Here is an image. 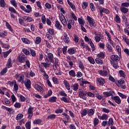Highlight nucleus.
Returning a JSON list of instances; mask_svg holds the SVG:
<instances>
[{"label": "nucleus", "mask_w": 129, "mask_h": 129, "mask_svg": "<svg viewBox=\"0 0 129 129\" xmlns=\"http://www.w3.org/2000/svg\"><path fill=\"white\" fill-rule=\"evenodd\" d=\"M87 20L88 21L89 24L91 28H95V27H96L94 19H92L90 16H87Z\"/></svg>", "instance_id": "1"}, {"label": "nucleus", "mask_w": 129, "mask_h": 129, "mask_svg": "<svg viewBox=\"0 0 129 129\" xmlns=\"http://www.w3.org/2000/svg\"><path fill=\"white\" fill-rule=\"evenodd\" d=\"M108 69L107 68L103 67V70H100L98 72L101 76H106V75H108Z\"/></svg>", "instance_id": "2"}, {"label": "nucleus", "mask_w": 129, "mask_h": 129, "mask_svg": "<svg viewBox=\"0 0 129 129\" xmlns=\"http://www.w3.org/2000/svg\"><path fill=\"white\" fill-rule=\"evenodd\" d=\"M78 93L80 98H82L83 99L86 100V94L84 93V91H83L82 89H80L79 91L78 92Z\"/></svg>", "instance_id": "3"}, {"label": "nucleus", "mask_w": 129, "mask_h": 129, "mask_svg": "<svg viewBox=\"0 0 129 129\" xmlns=\"http://www.w3.org/2000/svg\"><path fill=\"white\" fill-rule=\"evenodd\" d=\"M33 110H34V107L30 106L28 110V118L29 119H31L33 116Z\"/></svg>", "instance_id": "4"}, {"label": "nucleus", "mask_w": 129, "mask_h": 129, "mask_svg": "<svg viewBox=\"0 0 129 129\" xmlns=\"http://www.w3.org/2000/svg\"><path fill=\"white\" fill-rule=\"evenodd\" d=\"M27 60V57H26V55L21 54L20 55L19 57V61L20 63H24V62H26V60Z\"/></svg>", "instance_id": "5"}, {"label": "nucleus", "mask_w": 129, "mask_h": 129, "mask_svg": "<svg viewBox=\"0 0 129 129\" xmlns=\"http://www.w3.org/2000/svg\"><path fill=\"white\" fill-rule=\"evenodd\" d=\"M99 11L100 16H101V17L103 16V14H102V13H104L105 14H109V10L105 8H99Z\"/></svg>", "instance_id": "6"}, {"label": "nucleus", "mask_w": 129, "mask_h": 129, "mask_svg": "<svg viewBox=\"0 0 129 129\" xmlns=\"http://www.w3.org/2000/svg\"><path fill=\"white\" fill-rule=\"evenodd\" d=\"M112 99L113 100H114L115 102L117 103V104H120L121 103V100H120V98H119V97L118 96H112Z\"/></svg>", "instance_id": "7"}, {"label": "nucleus", "mask_w": 129, "mask_h": 129, "mask_svg": "<svg viewBox=\"0 0 129 129\" xmlns=\"http://www.w3.org/2000/svg\"><path fill=\"white\" fill-rule=\"evenodd\" d=\"M111 59L114 62H118L119 61V57L117 55H112L111 56Z\"/></svg>", "instance_id": "8"}, {"label": "nucleus", "mask_w": 129, "mask_h": 129, "mask_svg": "<svg viewBox=\"0 0 129 129\" xmlns=\"http://www.w3.org/2000/svg\"><path fill=\"white\" fill-rule=\"evenodd\" d=\"M76 52V49L74 47L70 48L68 50V53L70 54V55H73V54H75V52Z\"/></svg>", "instance_id": "9"}, {"label": "nucleus", "mask_w": 129, "mask_h": 129, "mask_svg": "<svg viewBox=\"0 0 129 129\" xmlns=\"http://www.w3.org/2000/svg\"><path fill=\"white\" fill-rule=\"evenodd\" d=\"M98 117L99 119H101L102 120H106L108 118V116L107 114H103L102 116L98 115Z\"/></svg>", "instance_id": "10"}, {"label": "nucleus", "mask_w": 129, "mask_h": 129, "mask_svg": "<svg viewBox=\"0 0 129 129\" xmlns=\"http://www.w3.org/2000/svg\"><path fill=\"white\" fill-rule=\"evenodd\" d=\"M45 62H42V64L43 65V66H44V67H45V68H47V67H50V65L51 63H47L49 62V59H47V58L46 57L45 58Z\"/></svg>", "instance_id": "11"}, {"label": "nucleus", "mask_w": 129, "mask_h": 129, "mask_svg": "<svg viewBox=\"0 0 129 129\" xmlns=\"http://www.w3.org/2000/svg\"><path fill=\"white\" fill-rule=\"evenodd\" d=\"M63 41L64 43H67L68 44L70 42V39H69V37H68L66 33H64Z\"/></svg>", "instance_id": "12"}, {"label": "nucleus", "mask_w": 129, "mask_h": 129, "mask_svg": "<svg viewBox=\"0 0 129 129\" xmlns=\"http://www.w3.org/2000/svg\"><path fill=\"white\" fill-rule=\"evenodd\" d=\"M114 93V91H110L109 92H105L103 93V94L106 97H108L109 96H112V94Z\"/></svg>", "instance_id": "13"}, {"label": "nucleus", "mask_w": 129, "mask_h": 129, "mask_svg": "<svg viewBox=\"0 0 129 129\" xmlns=\"http://www.w3.org/2000/svg\"><path fill=\"white\" fill-rule=\"evenodd\" d=\"M55 28L57 29V30H61L62 29V25L60 24V22L58 21H56L55 22Z\"/></svg>", "instance_id": "14"}, {"label": "nucleus", "mask_w": 129, "mask_h": 129, "mask_svg": "<svg viewBox=\"0 0 129 129\" xmlns=\"http://www.w3.org/2000/svg\"><path fill=\"white\" fill-rule=\"evenodd\" d=\"M48 58L49 59V61L50 63L54 61V56H53V54L52 53H48Z\"/></svg>", "instance_id": "15"}, {"label": "nucleus", "mask_w": 129, "mask_h": 129, "mask_svg": "<svg viewBox=\"0 0 129 129\" xmlns=\"http://www.w3.org/2000/svg\"><path fill=\"white\" fill-rule=\"evenodd\" d=\"M25 85L27 89H31V80H28L26 83H25Z\"/></svg>", "instance_id": "16"}, {"label": "nucleus", "mask_w": 129, "mask_h": 129, "mask_svg": "<svg viewBox=\"0 0 129 129\" xmlns=\"http://www.w3.org/2000/svg\"><path fill=\"white\" fill-rule=\"evenodd\" d=\"M35 88L38 91H40V92H43V91H44V89L38 84L35 85Z\"/></svg>", "instance_id": "17"}, {"label": "nucleus", "mask_w": 129, "mask_h": 129, "mask_svg": "<svg viewBox=\"0 0 129 129\" xmlns=\"http://www.w3.org/2000/svg\"><path fill=\"white\" fill-rule=\"evenodd\" d=\"M95 62L100 65H102V64H103V60H101V59L99 58V57L95 59Z\"/></svg>", "instance_id": "18"}, {"label": "nucleus", "mask_w": 129, "mask_h": 129, "mask_svg": "<svg viewBox=\"0 0 129 129\" xmlns=\"http://www.w3.org/2000/svg\"><path fill=\"white\" fill-rule=\"evenodd\" d=\"M63 83L68 90H70V84H69V83H68V81L64 80L63 81Z\"/></svg>", "instance_id": "19"}, {"label": "nucleus", "mask_w": 129, "mask_h": 129, "mask_svg": "<svg viewBox=\"0 0 129 129\" xmlns=\"http://www.w3.org/2000/svg\"><path fill=\"white\" fill-rule=\"evenodd\" d=\"M97 81H98V82H99V84H100V85H103L104 84V79L100 78L99 79H97Z\"/></svg>", "instance_id": "20"}, {"label": "nucleus", "mask_w": 129, "mask_h": 129, "mask_svg": "<svg viewBox=\"0 0 129 129\" xmlns=\"http://www.w3.org/2000/svg\"><path fill=\"white\" fill-rule=\"evenodd\" d=\"M120 11L123 14H126V13H127V12H128V9H127V8H126L125 7H121L120 8Z\"/></svg>", "instance_id": "21"}, {"label": "nucleus", "mask_w": 129, "mask_h": 129, "mask_svg": "<svg viewBox=\"0 0 129 129\" xmlns=\"http://www.w3.org/2000/svg\"><path fill=\"white\" fill-rule=\"evenodd\" d=\"M52 63H53V70L56 71L57 70V68H58V62L57 61H55V62H52Z\"/></svg>", "instance_id": "22"}, {"label": "nucleus", "mask_w": 129, "mask_h": 129, "mask_svg": "<svg viewBox=\"0 0 129 129\" xmlns=\"http://www.w3.org/2000/svg\"><path fill=\"white\" fill-rule=\"evenodd\" d=\"M93 123L94 126H96V125H98V124L99 123V119H98V118H97V117H95L94 119Z\"/></svg>", "instance_id": "23"}, {"label": "nucleus", "mask_w": 129, "mask_h": 129, "mask_svg": "<svg viewBox=\"0 0 129 129\" xmlns=\"http://www.w3.org/2000/svg\"><path fill=\"white\" fill-rule=\"evenodd\" d=\"M116 49L117 51L118 52L119 56H121V49H120V46L117 45L116 46Z\"/></svg>", "instance_id": "24"}, {"label": "nucleus", "mask_w": 129, "mask_h": 129, "mask_svg": "<svg viewBox=\"0 0 129 129\" xmlns=\"http://www.w3.org/2000/svg\"><path fill=\"white\" fill-rule=\"evenodd\" d=\"M6 26L8 30H9V31H10L11 32H13V28H12V26H11V25H10L9 22H6Z\"/></svg>", "instance_id": "25"}, {"label": "nucleus", "mask_w": 129, "mask_h": 129, "mask_svg": "<svg viewBox=\"0 0 129 129\" xmlns=\"http://www.w3.org/2000/svg\"><path fill=\"white\" fill-rule=\"evenodd\" d=\"M67 2L68 5H69L72 10H75V9H76V8L75 7V5H74L72 3L70 2V1L68 0Z\"/></svg>", "instance_id": "26"}, {"label": "nucleus", "mask_w": 129, "mask_h": 129, "mask_svg": "<svg viewBox=\"0 0 129 129\" xmlns=\"http://www.w3.org/2000/svg\"><path fill=\"white\" fill-rule=\"evenodd\" d=\"M87 113L88 115L91 116V115H93L94 114V110L92 109H90L88 111H87Z\"/></svg>", "instance_id": "27"}, {"label": "nucleus", "mask_w": 129, "mask_h": 129, "mask_svg": "<svg viewBox=\"0 0 129 129\" xmlns=\"http://www.w3.org/2000/svg\"><path fill=\"white\" fill-rule=\"evenodd\" d=\"M12 66H13V64H12V59L9 58L7 62V67L8 68H11Z\"/></svg>", "instance_id": "28"}, {"label": "nucleus", "mask_w": 129, "mask_h": 129, "mask_svg": "<svg viewBox=\"0 0 129 129\" xmlns=\"http://www.w3.org/2000/svg\"><path fill=\"white\" fill-rule=\"evenodd\" d=\"M23 117H24V115H23V114H18L16 117V119L17 120H20V119H21Z\"/></svg>", "instance_id": "29"}, {"label": "nucleus", "mask_w": 129, "mask_h": 129, "mask_svg": "<svg viewBox=\"0 0 129 129\" xmlns=\"http://www.w3.org/2000/svg\"><path fill=\"white\" fill-rule=\"evenodd\" d=\"M12 52V49H10L9 50H8V51L5 52H4V57L5 58H7V57H8V56H9V54H10V53H11Z\"/></svg>", "instance_id": "30"}, {"label": "nucleus", "mask_w": 129, "mask_h": 129, "mask_svg": "<svg viewBox=\"0 0 129 129\" xmlns=\"http://www.w3.org/2000/svg\"><path fill=\"white\" fill-rule=\"evenodd\" d=\"M69 75H70L71 76H72V77H75V76H76V74H75V72H74V71H73V70L70 71L69 72Z\"/></svg>", "instance_id": "31"}, {"label": "nucleus", "mask_w": 129, "mask_h": 129, "mask_svg": "<svg viewBox=\"0 0 129 129\" xmlns=\"http://www.w3.org/2000/svg\"><path fill=\"white\" fill-rule=\"evenodd\" d=\"M81 114H82V117H83V116H85V115H86L87 114V110L84 109V110H83L82 111V112H81Z\"/></svg>", "instance_id": "32"}, {"label": "nucleus", "mask_w": 129, "mask_h": 129, "mask_svg": "<svg viewBox=\"0 0 129 129\" xmlns=\"http://www.w3.org/2000/svg\"><path fill=\"white\" fill-rule=\"evenodd\" d=\"M97 57L98 58H100V59H104V53H103V52H100L98 54Z\"/></svg>", "instance_id": "33"}, {"label": "nucleus", "mask_w": 129, "mask_h": 129, "mask_svg": "<svg viewBox=\"0 0 129 129\" xmlns=\"http://www.w3.org/2000/svg\"><path fill=\"white\" fill-rule=\"evenodd\" d=\"M82 9H83V10H85V9H86V8H87L88 7V3H87V2L83 3V4L82 5Z\"/></svg>", "instance_id": "34"}, {"label": "nucleus", "mask_w": 129, "mask_h": 129, "mask_svg": "<svg viewBox=\"0 0 129 129\" xmlns=\"http://www.w3.org/2000/svg\"><path fill=\"white\" fill-rule=\"evenodd\" d=\"M73 90L75 91H77L78 90V88H79V85H78V84H75L73 86Z\"/></svg>", "instance_id": "35"}, {"label": "nucleus", "mask_w": 129, "mask_h": 129, "mask_svg": "<svg viewBox=\"0 0 129 129\" xmlns=\"http://www.w3.org/2000/svg\"><path fill=\"white\" fill-rule=\"evenodd\" d=\"M24 79H25V76H24L23 75H21L20 77L19 82H21V83H22V84H24Z\"/></svg>", "instance_id": "36"}, {"label": "nucleus", "mask_w": 129, "mask_h": 129, "mask_svg": "<svg viewBox=\"0 0 129 129\" xmlns=\"http://www.w3.org/2000/svg\"><path fill=\"white\" fill-rule=\"evenodd\" d=\"M123 40L124 42L129 46V39L128 38H126V36H122Z\"/></svg>", "instance_id": "37"}, {"label": "nucleus", "mask_w": 129, "mask_h": 129, "mask_svg": "<svg viewBox=\"0 0 129 129\" xmlns=\"http://www.w3.org/2000/svg\"><path fill=\"white\" fill-rule=\"evenodd\" d=\"M57 100V98L56 97H51L49 99L50 102H56V101Z\"/></svg>", "instance_id": "38"}, {"label": "nucleus", "mask_w": 129, "mask_h": 129, "mask_svg": "<svg viewBox=\"0 0 129 129\" xmlns=\"http://www.w3.org/2000/svg\"><path fill=\"white\" fill-rule=\"evenodd\" d=\"M54 118H56V115L55 114H51L47 117V119H54Z\"/></svg>", "instance_id": "39"}, {"label": "nucleus", "mask_w": 129, "mask_h": 129, "mask_svg": "<svg viewBox=\"0 0 129 129\" xmlns=\"http://www.w3.org/2000/svg\"><path fill=\"white\" fill-rule=\"evenodd\" d=\"M0 5L2 8H5V7H6V3L5 2V0L0 1Z\"/></svg>", "instance_id": "40"}, {"label": "nucleus", "mask_w": 129, "mask_h": 129, "mask_svg": "<svg viewBox=\"0 0 129 129\" xmlns=\"http://www.w3.org/2000/svg\"><path fill=\"white\" fill-rule=\"evenodd\" d=\"M1 44L2 45V47L3 48H5V49H9V48H10V45H7V44H5L2 41H1Z\"/></svg>", "instance_id": "41"}, {"label": "nucleus", "mask_w": 129, "mask_h": 129, "mask_svg": "<svg viewBox=\"0 0 129 129\" xmlns=\"http://www.w3.org/2000/svg\"><path fill=\"white\" fill-rule=\"evenodd\" d=\"M79 67L80 68V69H82V70H84V66H83V63H82L81 61H79Z\"/></svg>", "instance_id": "42"}, {"label": "nucleus", "mask_w": 129, "mask_h": 129, "mask_svg": "<svg viewBox=\"0 0 129 129\" xmlns=\"http://www.w3.org/2000/svg\"><path fill=\"white\" fill-rule=\"evenodd\" d=\"M88 60L91 63V64H94V63H95V61H94V59H93L92 57H88Z\"/></svg>", "instance_id": "43"}, {"label": "nucleus", "mask_w": 129, "mask_h": 129, "mask_svg": "<svg viewBox=\"0 0 129 129\" xmlns=\"http://www.w3.org/2000/svg\"><path fill=\"white\" fill-rule=\"evenodd\" d=\"M54 29L52 28H49L48 29V32L47 33L50 34V35H52V36L54 35Z\"/></svg>", "instance_id": "44"}, {"label": "nucleus", "mask_w": 129, "mask_h": 129, "mask_svg": "<svg viewBox=\"0 0 129 129\" xmlns=\"http://www.w3.org/2000/svg\"><path fill=\"white\" fill-rule=\"evenodd\" d=\"M108 122L109 123V126H110V125H113V123H114V122H113V119H112V118H110Z\"/></svg>", "instance_id": "45"}, {"label": "nucleus", "mask_w": 129, "mask_h": 129, "mask_svg": "<svg viewBox=\"0 0 129 129\" xmlns=\"http://www.w3.org/2000/svg\"><path fill=\"white\" fill-rule=\"evenodd\" d=\"M115 21L118 24L120 23V18H119V16H118V15H116Z\"/></svg>", "instance_id": "46"}, {"label": "nucleus", "mask_w": 129, "mask_h": 129, "mask_svg": "<svg viewBox=\"0 0 129 129\" xmlns=\"http://www.w3.org/2000/svg\"><path fill=\"white\" fill-rule=\"evenodd\" d=\"M22 52H23V53H25V55H29L30 54V51L26 48L23 49Z\"/></svg>", "instance_id": "47"}, {"label": "nucleus", "mask_w": 129, "mask_h": 129, "mask_svg": "<svg viewBox=\"0 0 129 129\" xmlns=\"http://www.w3.org/2000/svg\"><path fill=\"white\" fill-rule=\"evenodd\" d=\"M22 41L23 43H25V44H30V43H31L30 40H29V39L27 38H23Z\"/></svg>", "instance_id": "48"}, {"label": "nucleus", "mask_w": 129, "mask_h": 129, "mask_svg": "<svg viewBox=\"0 0 129 129\" xmlns=\"http://www.w3.org/2000/svg\"><path fill=\"white\" fill-rule=\"evenodd\" d=\"M61 100H62V101H64V102H66V103H68V102H69V100L65 97H62L61 98Z\"/></svg>", "instance_id": "49"}, {"label": "nucleus", "mask_w": 129, "mask_h": 129, "mask_svg": "<svg viewBox=\"0 0 129 129\" xmlns=\"http://www.w3.org/2000/svg\"><path fill=\"white\" fill-rule=\"evenodd\" d=\"M9 10L10 11V12H11V13H14V14H17V11L13 7H9Z\"/></svg>", "instance_id": "50"}, {"label": "nucleus", "mask_w": 129, "mask_h": 129, "mask_svg": "<svg viewBox=\"0 0 129 129\" xmlns=\"http://www.w3.org/2000/svg\"><path fill=\"white\" fill-rule=\"evenodd\" d=\"M27 9H28V10L26 9V13H31V12H32V8H31V6L30 5H27L26 6Z\"/></svg>", "instance_id": "51"}, {"label": "nucleus", "mask_w": 129, "mask_h": 129, "mask_svg": "<svg viewBox=\"0 0 129 129\" xmlns=\"http://www.w3.org/2000/svg\"><path fill=\"white\" fill-rule=\"evenodd\" d=\"M11 3L12 5L15 7V8H17L18 4H17V2H16V0H12L11 1Z\"/></svg>", "instance_id": "52"}, {"label": "nucleus", "mask_w": 129, "mask_h": 129, "mask_svg": "<svg viewBox=\"0 0 129 129\" xmlns=\"http://www.w3.org/2000/svg\"><path fill=\"white\" fill-rule=\"evenodd\" d=\"M106 47H107L109 51H110L111 52L112 51V47L111 46H110V45H109L108 43H106Z\"/></svg>", "instance_id": "53"}, {"label": "nucleus", "mask_w": 129, "mask_h": 129, "mask_svg": "<svg viewBox=\"0 0 129 129\" xmlns=\"http://www.w3.org/2000/svg\"><path fill=\"white\" fill-rule=\"evenodd\" d=\"M41 122H42V120L40 119H38L33 121V123H34V124H39V123H41Z\"/></svg>", "instance_id": "54"}, {"label": "nucleus", "mask_w": 129, "mask_h": 129, "mask_svg": "<svg viewBox=\"0 0 129 129\" xmlns=\"http://www.w3.org/2000/svg\"><path fill=\"white\" fill-rule=\"evenodd\" d=\"M26 128L31 129V121L27 122L25 124Z\"/></svg>", "instance_id": "55"}, {"label": "nucleus", "mask_w": 129, "mask_h": 129, "mask_svg": "<svg viewBox=\"0 0 129 129\" xmlns=\"http://www.w3.org/2000/svg\"><path fill=\"white\" fill-rule=\"evenodd\" d=\"M90 8L93 12L95 11V7H94V5L93 3H90Z\"/></svg>", "instance_id": "56"}, {"label": "nucleus", "mask_w": 129, "mask_h": 129, "mask_svg": "<svg viewBox=\"0 0 129 129\" xmlns=\"http://www.w3.org/2000/svg\"><path fill=\"white\" fill-rule=\"evenodd\" d=\"M84 84H90V83L89 82H88L87 81L82 80V84H80V86H83Z\"/></svg>", "instance_id": "57"}, {"label": "nucleus", "mask_w": 129, "mask_h": 129, "mask_svg": "<svg viewBox=\"0 0 129 129\" xmlns=\"http://www.w3.org/2000/svg\"><path fill=\"white\" fill-rule=\"evenodd\" d=\"M78 22L80 24V25H81V26H83L84 25V21H83L82 20V19H81V18H79L78 19Z\"/></svg>", "instance_id": "58"}, {"label": "nucleus", "mask_w": 129, "mask_h": 129, "mask_svg": "<svg viewBox=\"0 0 129 129\" xmlns=\"http://www.w3.org/2000/svg\"><path fill=\"white\" fill-rule=\"evenodd\" d=\"M102 125L103 126H105V125H108V126H110L109 123L108 122V121H103L102 122Z\"/></svg>", "instance_id": "59"}, {"label": "nucleus", "mask_w": 129, "mask_h": 129, "mask_svg": "<svg viewBox=\"0 0 129 129\" xmlns=\"http://www.w3.org/2000/svg\"><path fill=\"white\" fill-rule=\"evenodd\" d=\"M33 21H34V20L33 19V18H32V17H27L25 20V22H33Z\"/></svg>", "instance_id": "60"}, {"label": "nucleus", "mask_w": 129, "mask_h": 129, "mask_svg": "<svg viewBox=\"0 0 129 129\" xmlns=\"http://www.w3.org/2000/svg\"><path fill=\"white\" fill-rule=\"evenodd\" d=\"M46 35L48 40H52V34H50V33H48V32H47Z\"/></svg>", "instance_id": "61"}, {"label": "nucleus", "mask_w": 129, "mask_h": 129, "mask_svg": "<svg viewBox=\"0 0 129 129\" xmlns=\"http://www.w3.org/2000/svg\"><path fill=\"white\" fill-rule=\"evenodd\" d=\"M30 52L32 57H36V51L35 50L30 49Z\"/></svg>", "instance_id": "62"}, {"label": "nucleus", "mask_w": 129, "mask_h": 129, "mask_svg": "<svg viewBox=\"0 0 129 129\" xmlns=\"http://www.w3.org/2000/svg\"><path fill=\"white\" fill-rule=\"evenodd\" d=\"M41 43V38L37 37L35 40V44H40Z\"/></svg>", "instance_id": "63"}, {"label": "nucleus", "mask_w": 129, "mask_h": 129, "mask_svg": "<svg viewBox=\"0 0 129 129\" xmlns=\"http://www.w3.org/2000/svg\"><path fill=\"white\" fill-rule=\"evenodd\" d=\"M6 36H7V33L6 32L0 33V37H1V38H4Z\"/></svg>", "instance_id": "64"}]
</instances>
